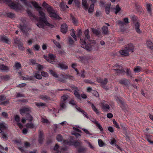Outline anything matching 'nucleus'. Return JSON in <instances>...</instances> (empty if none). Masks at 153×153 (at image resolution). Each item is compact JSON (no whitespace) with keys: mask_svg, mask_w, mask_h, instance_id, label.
Wrapping results in <instances>:
<instances>
[{"mask_svg":"<svg viewBox=\"0 0 153 153\" xmlns=\"http://www.w3.org/2000/svg\"><path fill=\"white\" fill-rule=\"evenodd\" d=\"M9 6L10 8L16 11L21 10L22 8V6L19 3H16L12 2L10 4Z\"/></svg>","mask_w":153,"mask_h":153,"instance_id":"423d86ee","label":"nucleus"},{"mask_svg":"<svg viewBox=\"0 0 153 153\" xmlns=\"http://www.w3.org/2000/svg\"><path fill=\"white\" fill-rule=\"evenodd\" d=\"M21 78L22 80H34V77L33 76H30L29 77L28 76H22Z\"/></svg>","mask_w":153,"mask_h":153,"instance_id":"b1692460","label":"nucleus"},{"mask_svg":"<svg viewBox=\"0 0 153 153\" xmlns=\"http://www.w3.org/2000/svg\"><path fill=\"white\" fill-rule=\"evenodd\" d=\"M56 139L59 142H61L63 141V143L64 145L68 144V141L66 140H63L62 136L60 134H58L56 136Z\"/></svg>","mask_w":153,"mask_h":153,"instance_id":"0eeeda50","label":"nucleus"},{"mask_svg":"<svg viewBox=\"0 0 153 153\" xmlns=\"http://www.w3.org/2000/svg\"><path fill=\"white\" fill-rule=\"evenodd\" d=\"M24 97L25 96L23 94H22L20 93H17L16 96V97L17 98Z\"/></svg>","mask_w":153,"mask_h":153,"instance_id":"0e129e2a","label":"nucleus"},{"mask_svg":"<svg viewBox=\"0 0 153 153\" xmlns=\"http://www.w3.org/2000/svg\"><path fill=\"white\" fill-rule=\"evenodd\" d=\"M81 143L77 142L75 141L73 143V144L74 146L75 147H76L78 146H79L80 145Z\"/></svg>","mask_w":153,"mask_h":153,"instance_id":"bf43d9fd","label":"nucleus"},{"mask_svg":"<svg viewBox=\"0 0 153 153\" xmlns=\"http://www.w3.org/2000/svg\"><path fill=\"white\" fill-rule=\"evenodd\" d=\"M120 54L123 56H127L129 55V52L125 48L124 49L119 51Z\"/></svg>","mask_w":153,"mask_h":153,"instance_id":"f3484780","label":"nucleus"},{"mask_svg":"<svg viewBox=\"0 0 153 153\" xmlns=\"http://www.w3.org/2000/svg\"><path fill=\"white\" fill-rule=\"evenodd\" d=\"M33 48L36 51H39L40 48V46L37 44L33 45Z\"/></svg>","mask_w":153,"mask_h":153,"instance_id":"5fc2aeb1","label":"nucleus"},{"mask_svg":"<svg viewBox=\"0 0 153 153\" xmlns=\"http://www.w3.org/2000/svg\"><path fill=\"white\" fill-rule=\"evenodd\" d=\"M40 98L44 101H46L50 99V97L46 95H41L40 96Z\"/></svg>","mask_w":153,"mask_h":153,"instance_id":"2f4dec72","label":"nucleus"},{"mask_svg":"<svg viewBox=\"0 0 153 153\" xmlns=\"http://www.w3.org/2000/svg\"><path fill=\"white\" fill-rule=\"evenodd\" d=\"M15 66L17 69H19L22 68L21 65L20 63L17 62H15Z\"/></svg>","mask_w":153,"mask_h":153,"instance_id":"ea45409f","label":"nucleus"},{"mask_svg":"<svg viewBox=\"0 0 153 153\" xmlns=\"http://www.w3.org/2000/svg\"><path fill=\"white\" fill-rule=\"evenodd\" d=\"M98 143L99 146L100 147H102L104 145V143L102 141V140L101 139L98 140Z\"/></svg>","mask_w":153,"mask_h":153,"instance_id":"49530a36","label":"nucleus"},{"mask_svg":"<svg viewBox=\"0 0 153 153\" xmlns=\"http://www.w3.org/2000/svg\"><path fill=\"white\" fill-rule=\"evenodd\" d=\"M7 128V125L4 122H2L0 124V133H1L2 137L3 139H7L8 137L6 133L4 131L6 130Z\"/></svg>","mask_w":153,"mask_h":153,"instance_id":"7ed1b4c3","label":"nucleus"},{"mask_svg":"<svg viewBox=\"0 0 153 153\" xmlns=\"http://www.w3.org/2000/svg\"><path fill=\"white\" fill-rule=\"evenodd\" d=\"M114 70L118 75L122 74L124 72V70L122 68V67L120 68L114 69Z\"/></svg>","mask_w":153,"mask_h":153,"instance_id":"a878e982","label":"nucleus"},{"mask_svg":"<svg viewBox=\"0 0 153 153\" xmlns=\"http://www.w3.org/2000/svg\"><path fill=\"white\" fill-rule=\"evenodd\" d=\"M84 82L86 83H89L91 84L96 85L95 84L94 82H92L89 79H85L84 80Z\"/></svg>","mask_w":153,"mask_h":153,"instance_id":"09e8293b","label":"nucleus"},{"mask_svg":"<svg viewBox=\"0 0 153 153\" xmlns=\"http://www.w3.org/2000/svg\"><path fill=\"white\" fill-rule=\"evenodd\" d=\"M27 120H28L30 122H32L33 118L31 115L29 113H27L26 115Z\"/></svg>","mask_w":153,"mask_h":153,"instance_id":"c756f323","label":"nucleus"},{"mask_svg":"<svg viewBox=\"0 0 153 153\" xmlns=\"http://www.w3.org/2000/svg\"><path fill=\"white\" fill-rule=\"evenodd\" d=\"M69 44L70 45L72 46L74 43V42L72 39L71 37L68 38Z\"/></svg>","mask_w":153,"mask_h":153,"instance_id":"79ce46f5","label":"nucleus"},{"mask_svg":"<svg viewBox=\"0 0 153 153\" xmlns=\"http://www.w3.org/2000/svg\"><path fill=\"white\" fill-rule=\"evenodd\" d=\"M146 45L148 47L151 49H153V43L149 41H148L146 42Z\"/></svg>","mask_w":153,"mask_h":153,"instance_id":"7c9ffc66","label":"nucleus"},{"mask_svg":"<svg viewBox=\"0 0 153 153\" xmlns=\"http://www.w3.org/2000/svg\"><path fill=\"white\" fill-rule=\"evenodd\" d=\"M50 73L53 76L55 77H57L58 75L56 74V73L54 72L53 70H49Z\"/></svg>","mask_w":153,"mask_h":153,"instance_id":"a18cd8bd","label":"nucleus"},{"mask_svg":"<svg viewBox=\"0 0 153 153\" xmlns=\"http://www.w3.org/2000/svg\"><path fill=\"white\" fill-rule=\"evenodd\" d=\"M91 108L97 114H99V113L98 110L96 108L94 105L91 103H90Z\"/></svg>","mask_w":153,"mask_h":153,"instance_id":"72a5a7b5","label":"nucleus"},{"mask_svg":"<svg viewBox=\"0 0 153 153\" xmlns=\"http://www.w3.org/2000/svg\"><path fill=\"white\" fill-rule=\"evenodd\" d=\"M120 10L121 9L119 7V5H117L116 7L115 13L117 14L120 11Z\"/></svg>","mask_w":153,"mask_h":153,"instance_id":"4d7b16f0","label":"nucleus"},{"mask_svg":"<svg viewBox=\"0 0 153 153\" xmlns=\"http://www.w3.org/2000/svg\"><path fill=\"white\" fill-rule=\"evenodd\" d=\"M48 56H47L44 55V58L50 63L54 64L57 60L55 59L56 56L54 55L51 53H49Z\"/></svg>","mask_w":153,"mask_h":153,"instance_id":"39448f33","label":"nucleus"},{"mask_svg":"<svg viewBox=\"0 0 153 153\" xmlns=\"http://www.w3.org/2000/svg\"><path fill=\"white\" fill-rule=\"evenodd\" d=\"M91 30L93 33L97 36L99 37H100L102 36V34L99 30L96 29L94 28H92Z\"/></svg>","mask_w":153,"mask_h":153,"instance_id":"a211bd4d","label":"nucleus"},{"mask_svg":"<svg viewBox=\"0 0 153 153\" xmlns=\"http://www.w3.org/2000/svg\"><path fill=\"white\" fill-rule=\"evenodd\" d=\"M125 48L129 52H133L134 51V47L132 44L130 43L126 46Z\"/></svg>","mask_w":153,"mask_h":153,"instance_id":"9b49d317","label":"nucleus"},{"mask_svg":"<svg viewBox=\"0 0 153 153\" xmlns=\"http://www.w3.org/2000/svg\"><path fill=\"white\" fill-rule=\"evenodd\" d=\"M60 7L62 10H65L66 8H68V7L63 2H61L59 5Z\"/></svg>","mask_w":153,"mask_h":153,"instance_id":"4be33fe9","label":"nucleus"},{"mask_svg":"<svg viewBox=\"0 0 153 153\" xmlns=\"http://www.w3.org/2000/svg\"><path fill=\"white\" fill-rule=\"evenodd\" d=\"M74 93L75 96L77 97V98L79 99H81V96L77 91L76 90L74 91Z\"/></svg>","mask_w":153,"mask_h":153,"instance_id":"4c0bfd02","label":"nucleus"},{"mask_svg":"<svg viewBox=\"0 0 153 153\" xmlns=\"http://www.w3.org/2000/svg\"><path fill=\"white\" fill-rule=\"evenodd\" d=\"M110 5L111 4H110L108 6H106L105 7V10L106 13L108 14H109L110 13L109 10Z\"/></svg>","mask_w":153,"mask_h":153,"instance_id":"37998d69","label":"nucleus"},{"mask_svg":"<svg viewBox=\"0 0 153 153\" xmlns=\"http://www.w3.org/2000/svg\"><path fill=\"white\" fill-rule=\"evenodd\" d=\"M41 74L42 76L45 77H47L48 76V73L45 71L42 72Z\"/></svg>","mask_w":153,"mask_h":153,"instance_id":"052dcab7","label":"nucleus"},{"mask_svg":"<svg viewBox=\"0 0 153 153\" xmlns=\"http://www.w3.org/2000/svg\"><path fill=\"white\" fill-rule=\"evenodd\" d=\"M33 76L34 78L35 77V78L39 79H40L42 78L41 74V75L39 74L38 72L35 73L34 75V76Z\"/></svg>","mask_w":153,"mask_h":153,"instance_id":"473e14b6","label":"nucleus"},{"mask_svg":"<svg viewBox=\"0 0 153 153\" xmlns=\"http://www.w3.org/2000/svg\"><path fill=\"white\" fill-rule=\"evenodd\" d=\"M36 105L37 106L39 107L45 106L46 104L44 103L40 102L39 103H36Z\"/></svg>","mask_w":153,"mask_h":153,"instance_id":"864d4df0","label":"nucleus"},{"mask_svg":"<svg viewBox=\"0 0 153 153\" xmlns=\"http://www.w3.org/2000/svg\"><path fill=\"white\" fill-rule=\"evenodd\" d=\"M82 5L83 7L85 10H87L88 9V4L87 3L86 0H82Z\"/></svg>","mask_w":153,"mask_h":153,"instance_id":"aec40b11","label":"nucleus"},{"mask_svg":"<svg viewBox=\"0 0 153 153\" xmlns=\"http://www.w3.org/2000/svg\"><path fill=\"white\" fill-rule=\"evenodd\" d=\"M58 68H60L62 69H67L68 68V66L65 64L59 63L56 66Z\"/></svg>","mask_w":153,"mask_h":153,"instance_id":"6ab92c4d","label":"nucleus"},{"mask_svg":"<svg viewBox=\"0 0 153 153\" xmlns=\"http://www.w3.org/2000/svg\"><path fill=\"white\" fill-rule=\"evenodd\" d=\"M6 15L7 17L12 19L15 18L16 17V15L14 13L10 12L7 13Z\"/></svg>","mask_w":153,"mask_h":153,"instance_id":"cd10ccee","label":"nucleus"},{"mask_svg":"<svg viewBox=\"0 0 153 153\" xmlns=\"http://www.w3.org/2000/svg\"><path fill=\"white\" fill-rule=\"evenodd\" d=\"M119 82L120 84H123L126 86H128V83H129L128 80L126 79L119 80Z\"/></svg>","mask_w":153,"mask_h":153,"instance_id":"dca6fc26","label":"nucleus"},{"mask_svg":"<svg viewBox=\"0 0 153 153\" xmlns=\"http://www.w3.org/2000/svg\"><path fill=\"white\" fill-rule=\"evenodd\" d=\"M47 12L49 13V16L52 19H58L59 16L55 12L53 7H50L47 9Z\"/></svg>","mask_w":153,"mask_h":153,"instance_id":"20e7f679","label":"nucleus"},{"mask_svg":"<svg viewBox=\"0 0 153 153\" xmlns=\"http://www.w3.org/2000/svg\"><path fill=\"white\" fill-rule=\"evenodd\" d=\"M61 31L63 33H65L68 31V26L66 24H62L61 26Z\"/></svg>","mask_w":153,"mask_h":153,"instance_id":"f8f14e48","label":"nucleus"},{"mask_svg":"<svg viewBox=\"0 0 153 153\" xmlns=\"http://www.w3.org/2000/svg\"><path fill=\"white\" fill-rule=\"evenodd\" d=\"M31 4L39 12V15L40 16L39 18V23L36 24L37 26L39 28H44L45 25L51 27H53L54 26L50 24L47 20V17L45 16V13L42 11V8L38 6L36 1H32Z\"/></svg>","mask_w":153,"mask_h":153,"instance_id":"f257e3e1","label":"nucleus"},{"mask_svg":"<svg viewBox=\"0 0 153 153\" xmlns=\"http://www.w3.org/2000/svg\"><path fill=\"white\" fill-rule=\"evenodd\" d=\"M9 103V101L8 100L4 101L3 102H1L0 103V105H6L8 103Z\"/></svg>","mask_w":153,"mask_h":153,"instance_id":"338daca9","label":"nucleus"},{"mask_svg":"<svg viewBox=\"0 0 153 153\" xmlns=\"http://www.w3.org/2000/svg\"><path fill=\"white\" fill-rule=\"evenodd\" d=\"M142 71L143 69L142 68L139 66H136L134 69V71L135 73H138Z\"/></svg>","mask_w":153,"mask_h":153,"instance_id":"c85d7f7f","label":"nucleus"},{"mask_svg":"<svg viewBox=\"0 0 153 153\" xmlns=\"http://www.w3.org/2000/svg\"><path fill=\"white\" fill-rule=\"evenodd\" d=\"M14 43L17 45L22 43V42L20 41V39L18 37L14 39Z\"/></svg>","mask_w":153,"mask_h":153,"instance_id":"c03bdc74","label":"nucleus"},{"mask_svg":"<svg viewBox=\"0 0 153 153\" xmlns=\"http://www.w3.org/2000/svg\"><path fill=\"white\" fill-rule=\"evenodd\" d=\"M10 78V77L8 75L3 76H2V78L5 80H8Z\"/></svg>","mask_w":153,"mask_h":153,"instance_id":"774afa93","label":"nucleus"},{"mask_svg":"<svg viewBox=\"0 0 153 153\" xmlns=\"http://www.w3.org/2000/svg\"><path fill=\"white\" fill-rule=\"evenodd\" d=\"M20 118L19 115H16L15 116V120L17 122H19L20 121Z\"/></svg>","mask_w":153,"mask_h":153,"instance_id":"680f3d73","label":"nucleus"},{"mask_svg":"<svg viewBox=\"0 0 153 153\" xmlns=\"http://www.w3.org/2000/svg\"><path fill=\"white\" fill-rule=\"evenodd\" d=\"M140 24L137 22L135 24V29L136 31L138 33H140L141 31L139 29Z\"/></svg>","mask_w":153,"mask_h":153,"instance_id":"393cba45","label":"nucleus"},{"mask_svg":"<svg viewBox=\"0 0 153 153\" xmlns=\"http://www.w3.org/2000/svg\"><path fill=\"white\" fill-rule=\"evenodd\" d=\"M18 27L19 28L23 33L25 32V30L26 28V24H20L18 26Z\"/></svg>","mask_w":153,"mask_h":153,"instance_id":"412c9836","label":"nucleus"},{"mask_svg":"<svg viewBox=\"0 0 153 153\" xmlns=\"http://www.w3.org/2000/svg\"><path fill=\"white\" fill-rule=\"evenodd\" d=\"M0 41L5 43L9 44L10 41L9 38L5 35L1 36H0Z\"/></svg>","mask_w":153,"mask_h":153,"instance_id":"9d476101","label":"nucleus"},{"mask_svg":"<svg viewBox=\"0 0 153 153\" xmlns=\"http://www.w3.org/2000/svg\"><path fill=\"white\" fill-rule=\"evenodd\" d=\"M95 123L101 131H102L103 130L102 126L99 123H98V122L96 121L95 122Z\"/></svg>","mask_w":153,"mask_h":153,"instance_id":"a19ab883","label":"nucleus"},{"mask_svg":"<svg viewBox=\"0 0 153 153\" xmlns=\"http://www.w3.org/2000/svg\"><path fill=\"white\" fill-rule=\"evenodd\" d=\"M27 13L29 16L30 17H32L33 19H35L36 18V16L33 15L31 11L29 10H27Z\"/></svg>","mask_w":153,"mask_h":153,"instance_id":"c9c22d12","label":"nucleus"},{"mask_svg":"<svg viewBox=\"0 0 153 153\" xmlns=\"http://www.w3.org/2000/svg\"><path fill=\"white\" fill-rule=\"evenodd\" d=\"M30 111V108L29 107H24L20 110V114L23 115V114Z\"/></svg>","mask_w":153,"mask_h":153,"instance_id":"6e6552de","label":"nucleus"},{"mask_svg":"<svg viewBox=\"0 0 153 153\" xmlns=\"http://www.w3.org/2000/svg\"><path fill=\"white\" fill-rule=\"evenodd\" d=\"M71 18L72 19L73 23L75 25L77 23V20L73 16H71Z\"/></svg>","mask_w":153,"mask_h":153,"instance_id":"e2e57ef3","label":"nucleus"},{"mask_svg":"<svg viewBox=\"0 0 153 153\" xmlns=\"http://www.w3.org/2000/svg\"><path fill=\"white\" fill-rule=\"evenodd\" d=\"M26 127L27 128H34V124L31 122L30 123H27L26 125Z\"/></svg>","mask_w":153,"mask_h":153,"instance_id":"f704fd0d","label":"nucleus"},{"mask_svg":"<svg viewBox=\"0 0 153 153\" xmlns=\"http://www.w3.org/2000/svg\"><path fill=\"white\" fill-rule=\"evenodd\" d=\"M102 106L103 109L106 110H107V109H109L110 108L108 104H103Z\"/></svg>","mask_w":153,"mask_h":153,"instance_id":"603ef678","label":"nucleus"},{"mask_svg":"<svg viewBox=\"0 0 153 153\" xmlns=\"http://www.w3.org/2000/svg\"><path fill=\"white\" fill-rule=\"evenodd\" d=\"M102 33L104 35H108L109 34L108 27L105 26L102 27Z\"/></svg>","mask_w":153,"mask_h":153,"instance_id":"ddd939ff","label":"nucleus"},{"mask_svg":"<svg viewBox=\"0 0 153 153\" xmlns=\"http://www.w3.org/2000/svg\"><path fill=\"white\" fill-rule=\"evenodd\" d=\"M42 7L45 8L47 11V9L50 7H52L51 6L48 4L45 1H44L42 5Z\"/></svg>","mask_w":153,"mask_h":153,"instance_id":"e433bc0d","label":"nucleus"},{"mask_svg":"<svg viewBox=\"0 0 153 153\" xmlns=\"http://www.w3.org/2000/svg\"><path fill=\"white\" fill-rule=\"evenodd\" d=\"M118 101L121 104V105L120 106L123 109L127 110L128 107L125 102L120 99L118 100Z\"/></svg>","mask_w":153,"mask_h":153,"instance_id":"2eb2a0df","label":"nucleus"},{"mask_svg":"<svg viewBox=\"0 0 153 153\" xmlns=\"http://www.w3.org/2000/svg\"><path fill=\"white\" fill-rule=\"evenodd\" d=\"M18 45V47L19 49L21 50H23L24 49V48L22 46V43H21Z\"/></svg>","mask_w":153,"mask_h":153,"instance_id":"6e6d98bb","label":"nucleus"},{"mask_svg":"<svg viewBox=\"0 0 153 153\" xmlns=\"http://www.w3.org/2000/svg\"><path fill=\"white\" fill-rule=\"evenodd\" d=\"M151 6H152L151 4H148L147 5V6H146L147 10L150 13H151Z\"/></svg>","mask_w":153,"mask_h":153,"instance_id":"de8ad7c7","label":"nucleus"},{"mask_svg":"<svg viewBox=\"0 0 153 153\" xmlns=\"http://www.w3.org/2000/svg\"><path fill=\"white\" fill-rule=\"evenodd\" d=\"M108 81L106 78H104L103 80H102L101 84V86L104 88L106 90L108 89V88L105 86V85L107 83Z\"/></svg>","mask_w":153,"mask_h":153,"instance_id":"4468645a","label":"nucleus"},{"mask_svg":"<svg viewBox=\"0 0 153 153\" xmlns=\"http://www.w3.org/2000/svg\"><path fill=\"white\" fill-rule=\"evenodd\" d=\"M9 67L4 65L2 64L0 65V69L3 71H7L9 70Z\"/></svg>","mask_w":153,"mask_h":153,"instance_id":"5701e85b","label":"nucleus"},{"mask_svg":"<svg viewBox=\"0 0 153 153\" xmlns=\"http://www.w3.org/2000/svg\"><path fill=\"white\" fill-rule=\"evenodd\" d=\"M66 102H60V105L61 107L63 109H65L66 108Z\"/></svg>","mask_w":153,"mask_h":153,"instance_id":"58836bf2","label":"nucleus"},{"mask_svg":"<svg viewBox=\"0 0 153 153\" xmlns=\"http://www.w3.org/2000/svg\"><path fill=\"white\" fill-rule=\"evenodd\" d=\"M39 134L38 138V142L40 144H42L43 143L44 138L43 136V131L41 129H40L39 131Z\"/></svg>","mask_w":153,"mask_h":153,"instance_id":"1a4fd4ad","label":"nucleus"},{"mask_svg":"<svg viewBox=\"0 0 153 153\" xmlns=\"http://www.w3.org/2000/svg\"><path fill=\"white\" fill-rule=\"evenodd\" d=\"M29 62L30 65H35L36 64V60L32 59H29Z\"/></svg>","mask_w":153,"mask_h":153,"instance_id":"3c124183","label":"nucleus"},{"mask_svg":"<svg viewBox=\"0 0 153 153\" xmlns=\"http://www.w3.org/2000/svg\"><path fill=\"white\" fill-rule=\"evenodd\" d=\"M113 124L114 125V126L116 127L118 129H119L120 127H119V126L118 124V123H117L116 122V120L115 119H114L113 120Z\"/></svg>","mask_w":153,"mask_h":153,"instance_id":"8fccbe9b","label":"nucleus"},{"mask_svg":"<svg viewBox=\"0 0 153 153\" xmlns=\"http://www.w3.org/2000/svg\"><path fill=\"white\" fill-rule=\"evenodd\" d=\"M89 33V30L87 29L84 31L85 37L82 38L80 37L82 33V31L81 30H79L77 32V35L80 37V43L82 47L88 51H91L92 49L91 44L95 43V41L91 39Z\"/></svg>","mask_w":153,"mask_h":153,"instance_id":"f03ea898","label":"nucleus"},{"mask_svg":"<svg viewBox=\"0 0 153 153\" xmlns=\"http://www.w3.org/2000/svg\"><path fill=\"white\" fill-rule=\"evenodd\" d=\"M91 93L94 96L96 97H98L99 94L96 91L93 90L92 91Z\"/></svg>","mask_w":153,"mask_h":153,"instance_id":"13d9d810","label":"nucleus"},{"mask_svg":"<svg viewBox=\"0 0 153 153\" xmlns=\"http://www.w3.org/2000/svg\"><path fill=\"white\" fill-rule=\"evenodd\" d=\"M117 23L120 26H123L125 25L124 23L122 21L118 20L117 21Z\"/></svg>","mask_w":153,"mask_h":153,"instance_id":"69168bd1","label":"nucleus"},{"mask_svg":"<svg viewBox=\"0 0 153 153\" xmlns=\"http://www.w3.org/2000/svg\"><path fill=\"white\" fill-rule=\"evenodd\" d=\"M69 97L68 95H63L61 97V101L66 102L67 100L69 99Z\"/></svg>","mask_w":153,"mask_h":153,"instance_id":"bb28decb","label":"nucleus"}]
</instances>
